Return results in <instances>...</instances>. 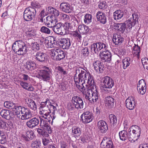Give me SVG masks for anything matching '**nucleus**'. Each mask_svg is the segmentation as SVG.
<instances>
[{"label": "nucleus", "mask_w": 148, "mask_h": 148, "mask_svg": "<svg viewBox=\"0 0 148 148\" xmlns=\"http://www.w3.org/2000/svg\"><path fill=\"white\" fill-rule=\"evenodd\" d=\"M79 74L78 77L75 76L74 79L77 88L85 96V98L92 103L97 102L100 97L98 90L94 85V81L88 72L82 68L76 70Z\"/></svg>", "instance_id": "nucleus-1"}, {"label": "nucleus", "mask_w": 148, "mask_h": 148, "mask_svg": "<svg viewBox=\"0 0 148 148\" xmlns=\"http://www.w3.org/2000/svg\"><path fill=\"white\" fill-rule=\"evenodd\" d=\"M12 48L14 51L18 55L25 54L28 50L27 45L21 40L16 41L14 42Z\"/></svg>", "instance_id": "nucleus-2"}, {"label": "nucleus", "mask_w": 148, "mask_h": 148, "mask_svg": "<svg viewBox=\"0 0 148 148\" xmlns=\"http://www.w3.org/2000/svg\"><path fill=\"white\" fill-rule=\"evenodd\" d=\"M84 105L83 101L81 98L74 96L72 97L71 102L68 104L67 107L69 110H74L75 109L80 110L83 109Z\"/></svg>", "instance_id": "nucleus-3"}, {"label": "nucleus", "mask_w": 148, "mask_h": 148, "mask_svg": "<svg viewBox=\"0 0 148 148\" xmlns=\"http://www.w3.org/2000/svg\"><path fill=\"white\" fill-rule=\"evenodd\" d=\"M102 87L105 92L110 93L112 88L114 85L113 80L108 76L104 77L102 79Z\"/></svg>", "instance_id": "nucleus-4"}, {"label": "nucleus", "mask_w": 148, "mask_h": 148, "mask_svg": "<svg viewBox=\"0 0 148 148\" xmlns=\"http://www.w3.org/2000/svg\"><path fill=\"white\" fill-rule=\"evenodd\" d=\"M36 15V11L34 8L29 7L26 9L24 12V20L28 21H32L35 18Z\"/></svg>", "instance_id": "nucleus-5"}, {"label": "nucleus", "mask_w": 148, "mask_h": 148, "mask_svg": "<svg viewBox=\"0 0 148 148\" xmlns=\"http://www.w3.org/2000/svg\"><path fill=\"white\" fill-rule=\"evenodd\" d=\"M51 58L53 60L60 61L65 58V53L62 51L57 48L51 49Z\"/></svg>", "instance_id": "nucleus-6"}, {"label": "nucleus", "mask_w": 148, "mask_h": 148, "mask_svg": "<svg viewBox=\"0 0 148 148\" xmlns=\"http://www.w3.org/2000/svg\"><path fill=\"white\" fill-rule=\"evenodd\" d=\"M39 76L40 78L44 81H48L51 77L52 72L49 67L44 66L43 69L40 71Z\"/></svg>", "instance_id": "nucleus-7"}, {"label": "nucleus", "mask_w": 148, "mask_h": 148, "mask_svg": "<svg viewBox=\"0 0 148 148\" xmlns=\"http://www.w3.org/2000/svg\"><path fill=\"white\" fill-rule=\"evenodd\" d=\"M51 111L49 108H42L41 109L39 112V114L41 115V116L40 117L44 119H47V117L49 118V116L50 117H51L52 120V122H53L56 117V116L53 113L52 115H49Z\"/></svg>", "instance_id": "nucleus-8"}, {"label": "nucleus", "mask_w": 148, "mask_h": 148, "mask_svg": "<svg viewBox=\"0 0 148 148\" xmlns=\"http://www.w3.org/2000/svg\"><path fill=\"white\" fill-rule=\"evenodd\" d=\"M132 17L129 18L125 22L128 28L130 29L134 26L138 22L139 19L138 15L136 13L133 14Z\"/></svg>", "instance_id": "nucleus-9"}, {"label": "nucleus", "mask_w": 148, "mask_h": 148, "mask_svg": "<svg viewBox=\"0 0 148 148\" xmlns=\"http://www.w3.org/2000/svg\"><path fill=\"white\" fill-rule=\"evenodd\" d=\"M93 116L92 112L88 111L84 112L81 115V118L83 123L86 124L91 122Z\"/></svg>", "instance_id": "nucleus-10"}, {"label": "nucleus", "mask_w": 148, "mask_h": 148, "mask_svg": "<svg viewBox=\"0 0 148 148\" xmlns=\"http://www.w3.org/2000/svg\"><path fill=\"white\" fill-rule=\"evenodd\" d=\"M99 56L101 60L103 62H108L111 60V54L108 50L101 52Z\"/></svg>", "instance_id": "nucleus-11"}, {"label": "nucleus", "mask_w": 148, "mask_h": 148, "mask_svg": "<svg viewBox=\"0 0 148 148\" xmlns=\"http://www.w3.org/2000/svg\"><path fill=\"white\" fill-rule=\"evenodd\" d=\"M21 119L22 120H28L32 117L31 112L29 109L23 107L21 110Z\"/></svg>", "instance_id": "nucleus-12"}, {"label": "nucleus", "mask_w": 148, "mask_h": 148, "mask_svg": "<svg viewBox=\"0 0 148 148\" xmlns=\"http://www.w3.org/2000/svg\"><path fill=\"white\" fill-rule=\"evenodd\" d=\"M136 103L134 98L132 96L129 97L125 100L126 107L130 110H132L136 106Z\"/></svg>", "instance_id": "nucleus-13"}, {"label": "nucleus", "mask_w": 148, "mask_h": 148, "mask_svg": "<svg viewBox=\"0 0 148 148\" xmlns=\"http://www.w3.org/2000/svg\"><path fill=\"white\" fill-rule=\"evenodd\" d=\"M137 88L138 92L139 94L143 95L145 93L146 91V86L144 80L142 79L139 81Z\"/></svg>", "instance_id": "nucleus-14"}, {"label": "nucleus", "mask_w": 148, "mask_h": 148, "mask_svg": "<svg viewBox=\"0 0 148 148\" xmlns=\"http://www.w3.org/2000/svg\"><path fill=\"white\" fill-rule=\"evenodd\" d=\"M33 54L34 58L41 62H45L47 59L46 54L42 52H37L35 53H33Z\"/></svg>", "instance_id": "nucleus-15"}, {"label": "nucleus", "mask_w": 148, "mask_h": 148, "mask_svg": "<svg viewBox=\"0 0 148 148\" xmlns=\"http://www.w3.org/2000/svg\"><path fill=\"white\" fill-rule=\"evenodd\" d=\"M93 65L95 71L99 73L103 72L104 69V65L99 61H95Z\"/></svg>", "instance_id": "nucleus-16"}, {"label": "nucleus", "mask_w": 148, "mask_h": 148, "mask_svg": "<svg viewBox=\"0 0 148 148\" xmlns=\"http://www.w3.org/2000/svg\"><path fill=\"white\" fill-rule=\"evenodd\" d=\"M104 102L105 106L108 108H112L114 106V98L111 96H108L104 99Z\"/></svg>", "instance_id": "nucleus-17"}, {"label": "nucleus", "mask_w": 148, "mask_h": 148, "mask_svg": "<svg viewBox=\"0 0 148 148\" xmlns=\"http://www.w3.org/2000/svg\"><path fill=\"white\" fill-rule=\"evenodd\" d=\"M39 122L38 118L34 117L27 121L26 123L27 126L29 128L32 129L37 126Z\"/></svg>", "instance_id": "nucleus-18"}, {"label": "nucleus", "mask_w": 148, "mask_h": 148, "mask_svg": "<svg viewBox=\"0 0 148 148\" xmlns=\"http://www.w3.org/2000/svg\"><path fill=\"white\" fill-rule=\"evenodd\" d=\"M97 126L100 132L101 133L106 132L108 129V125L103 120L99 121L97 123Z\"/></svg>", "instance_id": "nucleus-19"}, {"label": "nucleus", "mask_w": 148, "mask_h": 148, "mask_svg": "<svg viewBox=\"0 0 148 148\" xmlns=\"http://www.w3.org/2000/svg\"><path fill=\"white\" fill-rule=\"evenodd\" d=\"M55 39V38L53 37L45 39L44 41L45 46L47 48L54 47L57 43Z\"/></svg>", "instance_id": "nucleus-20"}, {"label": "nucleus", "mask_w": 148, "mask_h": 148, "mask_svg": "<svg viewBox=\"0 0 148 148\" xmlns=\"http://www.w3.org/2000/svg\"><path fill=\"white\" fill-rule=\"evenodd\" d=\"M25 102L27 107L32 110L35 111L37 109V105L35 102L32 99L26 98L25 99Z\"/></svg>", "instance_id": "nucleus-21"}, {"label": "nucleus", "mask_w": 148, "mask_h": 148, "mask_svg": "<svg viewBox=\"0 0 148 148\" xmlns=\"http://www.w3.org/2000/svg\"><path fill=\"white\" fill-rule=\"evenodd\" d=\"M104 138L103 140L100 144V146L104 148H113V143L112 140L109 138Z\"/></svg>", "instance_id": "nucleus-22"}, {"label": "nucleus", "mask_w": 148, "mask_h": 148, "mask_svg": "<svg viewBox=\"0 0 148 148\" xmlns=\"http://www.w3.org/2000/svg\"><path fill=\"white\" fill-rule=\"evenodd\" d=\"M96 16L97 20L103 24H105L106 22V16L105 14L99 11L96 14Z\"/></svg>", "instance_id": "nucleus-23"}, {"label": "nucleus", "mask_w": 148, "mask_h": 148, "mask_svg": "<svg viewBox=\"0 0 148 148\" xmlns=\"http://www.w3.org/2000/svg\"><path fill=\"white\" fill-rule=\"evenodd\" d=\"M35 136L34 132L30 130L26 131L25 134L22 136L23 138L27 141L32 140Z\"/></svg>", "instance_id": "nucleus-24"}, {"label": "nucleus", "mask_w": 148, "mask_h": 148, "mask_svg": "<svg viewBox=\"0 0 148 148\" xmlns=\"http://www.w3.org/2000/svg\"><path fill=\"white\" fill-rule=\"evenodd\" d=\"M52 30L56 34L60 35H63L64 34L62 30L63 27L62 25L60 23H57L54 25L52 27Z\"/></svg>", "instance_id": "nucleus-25"}, {"label": "nucleus", "mask_w": 148, "mask_h": 148, "mask_svg": "<svg viewBox=\"0 0 148 148\" xmlns=\"http://www.w3.org/2000/svg\"><path fill=\"white\" fill-rule=\"evenodd\" d=\"M40 126L41 127L48 131L49 133H51V127L49 125V123L47 121L44 120L40 117Z\"/></svg>", "instance_id": "nucleus-26"}, {"label": "nucleus", "mask_w": 148, "mask_h": 148, "mask_svg": "<svg viewBox=\"0 0 148 148\" xmlns=\"http://www.w3.org/2000/svg\"><path fill=\"white\" fill-rule=\"evenodd\" d=\"M56 22L57 21L55 17H53L52 15L47 16L46 18V21L45 22L48 27L51 28L55 25Z\"/></svg>", "instance_id": "nucleus-27"}, {"label": "nucleus", "mask_w": 148, "mask_h": 148, "mask_svg": "<svg viewBox=\"0 0 148 148\" xmlns=\"http://www.w3.org/2000/svg\"><path fill=\"white\" fill-rule=\"evenodd\" d=\"M62 48L64 49H68L70 47L71 43L69 39L61 38L60 40Z\"/></svg>", "instance_id": "nucleus-28"}, {"label": "nucleus", "mask_w": 148, "mask_h": 148, "mask_svg": "<svg viewBox=\"0 0 148 148\" xmlns=\"http://www.w3.org/2000/svg\"><path fill=\"white\" fill-rule=\"evenodd\" d=\"M126 12L123 10H118L115 11L113 14V17L115 20L121 19L125 14Z\"/></svg>", "instance_id": "nucleus-29"}, {"label": "nucleus", "mask_w": 148, "mask_h": 148, "mask_svg": "<svg viewBox=\"0 0 148 148\" xmlns=\"http://www.w3.org/2000/svg\"><path fill=\"white\" fill-rule=\"evenodd\" d=\"M36 66L35 62L31 60L27 61L24 65L25 68L29 71L34 70L36 69Z\"/></svg>", "instance_id": "nucleus-30"}, {"label": "nucleus", "mask_w": 148, "mask_h": 148, "mask_svg": "<svg viewBox=\"0 0 148 148\" xmlns=\"http://www.w3.org/2000/svg\"><path fill=\"white\" fill-rule=\"evenodd\" d=\"M123 40V38L120 35L114 34L113 35L112 41L115 45H120Z\"/></svg>", "instance_id": "nucleus-31"}, {"label": "nucleus", "mask_w": 148, "mask_h": 148, "mask_svg": "<svg viewBox=\"0 0 148 148\" xmlns=\"http://www.w3.org/2000/svg\"><path fill=\"white\" fill-rule=\"evenodd\" d=\"M20 84L24 89L29 91H32L34 90V88L31 84L29 85V83L23 81L19 82Z\"/></svg>", "instance_id": "nucleus-32"}, {"label": "nucleus", "mask_w": 148, "mask_h": 148, "mask_svg": "<svg viewBox=\"0 0 148 148\" xmlns=\"http://www.w3.org/2000/svg\"><path fill=\"white\" fill-rule=\"evenodd\" d=\"M60 9L66 13H69L71 11L70 4L67 3H62L60 5Z\"/></svg>", "instance_id": "nucleus-33"}, {"label": "nucleus", "mask_w": 148, "mask_h": 148, "mask_svg": "<svg viewBox=\"0 0 148 148\" xmlns=\"http://www.w3.org/2000/svg\"><path fill=\"white\" fill-rule=\"evenodd\" d=\"M78 31L80 33L86 34L90 31L88 27L84 25H79L78 27Z\"/></svg>", "instance_id": "nucleus-34"}, {"label": "nucleus", "mask_w": 148, "mask_h": 148, "mask_svg": "<svg viewBox=\"0 0 148 148\" xmlns=\"http://www.w3.org/2000/svg\"><path fill=\"white\" fill-rule=\"evenodd\" d=\"M140 47L137 45L134 44V46L132 48V53L134 56L136 57L139 59L140 58Z\"/></svg>", "instance_id": "nucleus-35"}, {"label": "nucleus", "mask_w": 148, "mask_h": 148, "mask_svg": "<svg viewBox=\"0 0 148 148\" xmlns=\"http://www.w3.org/2000/svg\"><path fill=\"white\" fill-rule=\"evenodd\" d=\"M132 60L129 57H126L122 60L123 63L122 67L123 69H126L129 66Z\"/></svg>", "instance_id": "nucleus-36"}, {"label": "nucleus", "mask_w": 148, "mask_h": 148, "mask_svg": "<svg viewBox=\"0 0 148 148\" xmlns=\"http://www.w3.org/2000/svg\"><path fill=\"white\" fill-rule=\"evenodd\" d=\"M126 23H115L114 25V27H115L117 29L119 30V31L121 33H123L126 28Z\"/></svg>", "instance_id": "nucleus-37"}, {"label": "nucleus", "mask_w": 148, "mask_h": 148, "mask_svg": "<svg viewBox=\"0 0 148 148\" xmlns=\"http://www.w3.org/2000/svg\"><path fill=\"white\" fill-rule=\"evenodd\" d=\"M1 115L3 118L7 120H9L10 118V111L6 110H3L0 112Z\"/></svg>", "instance_id": "nucleus-38"}, {"label": "nucleus", "mask_w": 148, "mask_h": 148, "mask_svg": "<svg viewBox=\"0 0 148 148\" xmlns=\"http://www.w3.org/2000/svg\"><path fill=\"white\" fill-rule=\"evenodd\" d=\"M128 133L125 130L120 132L119 133V136L121 140L125 141L128 138Z\"/></svg>", "instance_id": "nucleus-39"}, {"label": "nucleus", "mask_w": 148, "mask_h": 148, "mask_svg": "<svg viewBox=\"0 0 148 148\" xmlns=\"http://www.w3.org/2000/svg\"><path fill=\"white\" fill-rule=\"evenodd\" d=\"M48 13L54 15L55 17H58L59 15V12L56 9L52 7H48Z\"/></svg>", "instance_id": "nucleus-40"}, {"label": "nucleus", "mask_w": 148, "mask_h": 148, "mask_svg": "<svg viewBox=\"0 0 148 148\" xmlns=\"http://www.w3.org/2000/svg\"><path fill=\"white\" fill-rule=\"evenodd\" d=\"M23 107L21 106H14L12 108L13 111L15 115H17V116L19 117L20 116V112L21 113V110L22 109Z\"/></svg>", "instance_id": "nucleus-41"}, {"label": "nucleus", "mask_w": 148, "mask_h": 148, "mask_svg": "<svg viewBox=\"0 0 148 148\" xmlns=\"http://www.w3.org/2000/svg\"><path fill=\"white\" fill-rule=\"evenodd\" d=\"M25 34L27 36L30 38H32L36 35V31L32 29H27L25 32Z\"/></svg>", "instance_id": "nucleus-42"}, {"label": "nucleus", "mask_w": 148, "mask_h": 148, "mask_svg": "<svg viewBox=\"0 0 148 148\" xmlns=\"http://www.w3.org/2000/svg\"><path fill=\"white\" fill-rule=\"evenodd\" d=\"M31 46L32 50L36 52L41 49V47L39 44L36 42H32L31 44Z\"/></svg>", "instance_id": "nucleus-43"}, {"label": "nucleus", "mask_w": 148, "mask_h": 148, "mask_svg": "<svg viewBox=\"0 0 148 148\" xmlns=\"http://www.w3.org/2000/svg\"><path fill=\"white\" fill-rule=\"evenodd\" d=\"M135 129H133L132 131V133L135 135H136L137 138L136 140L139 138L141 133V130L139 127L137 126H135Z\"/></svg>", "instance_id": "nucleus-44"}, {"label": "nucleus", "mask_w": 148, "mask_h": 148, "mask_svg": "<svg viewBox=\"0 0 148 148\" xmlns=\"http://www.w3.org/2000/svg\"><path fill=\"white\" fill-rule=\"evenodd\" d=\"M98 47L97 43H94L92 44L90 47L91 51H94L95 53H98L100 51Z\"/></svg>", "instance_id": "nucleus-45"}, {"label": "nucleus", "mask_w": 148, "mask_h": 148, "mask_svg": "<svg viewBox=\"0 0 148 148\" xmlns=\"http://www.w3.org/2000/svg\"><path fill=\"white\" fill-rule=\"evenodd\" d=\"M92 16L89 14H86L84 16V23L85 24L88 25L90 23L92 20Z\"/></svg>", "instance_id": "nucleus-46"}, {"label": "nucleus", "mask_w": 148, "mask_h": 148, "mask_svg": "<svg viewBox=\"0 0 148 148\" xmlns=\"http://www.w3.org/2000/svg\"><path fill=\"white\" fill-rule=\"evenodd\" d=\"M72 133L75 137L79 136L81 134L80 129L78 127L73 128L72 129Z\"/></svg>", "instance_id": "nucleus-47"}, {"label": "nucleus", "mask_w": 148, "mask_h": 148, "mask_svg": "<svg viewBox=\"0 0 148 148\" xmlns=\"http://www.w3.org/2000/svg\"><path fill=\"white\" fill-rule=\"evenodd\" d=\"M131 131V130L130 129H129L128 130V138L130 141H134L135 140H136L137 138V136L136 135H135L133 134L130 133Z\"/></svg>", "instance_id": "nucleus-48"}, {"label": "nucleus", "mask_w": 148, "mask_h": 148, "mask_svg": "<svg viewBox=\"0 0 148 148\" xmlns=\"http://www.w3.org/2000/svg\"><path fill=\"white\" fill-rule=\"evenodd\" d=\"M110 123L114 125L117 122V118L114 114H110L109 116Z\"/></svg>", "instance_id": "nucleus-49"}, {"label": "nucleus", "mask_w": 148, "mask_h": 148, "mask_svg": "<svg viewBox=\"0 0 148 148\" xmlns=\"http://www.w3.org/2000/svg\"><path fill=\"white\" fill-rule=\"evenodd\" d=\"M98 45V47L99 49L100 50L103 49L104 51L106 50L108 48V45L102 42H97Z\"/></svg>", "instance_id": "nucleus-50"}, {"label": "nucleus", "mask_w": 148, "mask_h": 148, "mask_svg": "<svg viewBox=\"0 0 148 148\" xmlns=\"http://www.w3.org/2000/svg\"><path fill=\"white\" fill-rule=\"evenodd\" d=\"M4 106L8 108L12 109L15 106L14 104L11 101H6L4 102Z\"/></svg>", "instance_id": "nucleus-51"}, {"label": "nucleus", "mask_w": 148, "mask_h": 148, "mask_svg": "<svg viewBox=\"0 0 148 148\" xmlns=\"http://www.w3.org/2000/svg\"><path fill=\"white\" fill-rule=\"evenodd\" d=\"M40 31L43 33L46 34H50L51 33L50 30L45 26H42L40 29Z\"/></svg>", "instance_id": "nucleus-52"}, {"label": "nucleus", "mask_w": 148, "mask_h": 148, "mask_svg": "<svg viewBox=\"0 0 148 148\" xmlns=\"http://www.w3.org/2000/svg\"><path fill=\"white\" fill-rule=\"evenodd\" d=\"M40 144V142L37 140L32 141L31 147L32 148H39Z\"/></svg>", "instance_id": "nucleus-53"}, {"label": "nucleus", "mask_w": 148, "mask_h": 148, "mask_svg": "<svg viewBox=\"0 0 148 148\" xmlns=\"http://www.w3.org/2000/svg\"><path fill=\"white\" fill-rule=\"evenodd\" d=\"M142 63L145 69L148 70V59L145 58H142L141 60Z\"/></svg>", "instance_id": "nucleus-54"}, {"label": "nucleus", "mask_w": 148, "mask_h": 148, "mask_svg": "<svg viewBox=\"0 0 148 148\" xmlns=\"http://www.w3.org/2000/svg\"><path fill=\"white\" fill-rule=\"evenodd\" d=\"M98 6L99 8L104 9L107 7V5L105 1H102L100 2Z\"/></svg>", "instance_id": "nucleus-55"}, {"label": "nucleus", "mask_w": 148, "mask_h": 148, "mask_svg": "<svg viewBox=\"0 0 148 148\" xmlns=\"http://www.w3.org/2000/svg\"><path fill=\"white\" fill-rule=\"evenodd\" d=\"M56 69L62 74L65 75L67 74L66 71L62 67L60 66L56 67Z\"/></svg>", "instance_id": "nucleus-56"}, {"label": "nucleus", "mask_w": 148, "mask_h": 148, "mask_svg": "<svg viewBox=\"0 0 148 148\" xmlns=\"http://www.w3.org/2000/svg\"><path fill=\"white\" fill-rule=\"evenodd\" d=\"M1 138H0V144H4L6 142V136L3 133V134H1L0 136Z\"/></svg>", "instance_id": "nucleus-57"}, {"label": "nucleus", "mask_w": 148, "mask_h": 148, "mask_svg": "<svg viewBox=\"0 0 148 148\" xmlns=\"http://www.w3.org/2000/svg\"><path fill=\"white\" fill-rule=\"evenodd\" d=\"M80 33L77 31L74 32L73 33V36L75 37L78 39H79L80 40L82 38V36L80 34Z\"/></svg>", "instance_id": "nucleus-58"}, {"label": "nucleus", "mask_w": 148, "mask_h": 148, "mask_svg": "<svg viewBox=\"0 0 148 148\" xmlns=\"http://www.w3.org/2000/svg\"><path fill=\"white\" fill-rule=\"evenodd\" d=\"M82 53L83 56L85 57L88 56L89 53L88 48L86 47L83 49Z\"/></svg>", "instance_id": "nucleus-59"}, {"label": "nucleus", "mask_w": 148, "mask_h": 148, "mask_svg": "<svg viewBox=\"0 0 148 148\" xmlns=\"http://www.w3.org/2000/svg\"><path fill=\"white\" fill-rule=\"evenodd\" d=\"M60 15L62 18L65 21H68L69 18V16L66 14L62 13Z\"/></svg>", "instance_id": "nucleus-60"}, {"label": "nucleus", "mask_w": 148, "mask_h": 148, "mask_svg": "<svg viewBox=\"0 0 148 148\" xmlns=\"http://www.w3.org/2000/svg\"><path fill=\"white\" fill-rule=\"evenodd\" d=\"M6 127V123L0 120V128L5 129Z\"/></svg>", "instance_id": "nucleus-61"}, {"label": "nucleus", "mask_w": 148, "mask_h": 148, "mask_svg": "<svg viewBox=\"0 0 148 148\" xmlns=\"http://www.w3.org/2000/svg\"><path fill=\"white\" fill-rule=\"evenodd\" d=\"M31 5L33 8H39L40 7V5L39 3H36L34 1H33L32 2Z\"/></svg>", "instance_id": "nucleus-62"}, {"label": "nucleus", "mask_w": 148, "mask_h": 148, "mask_svg": "<svg viewBox=\"0 0 148 148\" xmlns=\"http://www.w3.org/2000/svg\"><path fill=\"white\" fill-rule=\"evenodd\" d=\"M50 142L51 141H50L48 139L45 138L42 139V143L43 145L45 146H47V145H49V144L50 143Z\"/></svg>", "instance_id": "nucleus-63"}, {"label": "nucleus", "mask_w": 148, "mask_h": 148, "mask_svg": "<svg viewBox=\"0 0 148 148\" xmlns=\"http://www.w3.org/2000/svg\"><path fill=\"white\" fill-rule=\"evenodd\" d=\"M22 79L24 81H27L28 80H29L30 79V77L27 75L23 74H22Z\"/></svg>", "instance_id": "nucleus-64"}]
</instances>
